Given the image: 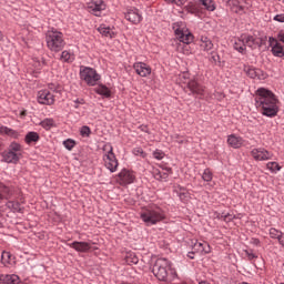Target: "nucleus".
I'll list each match as a JSON object with an SVG mask.
<instances>
[{
	"mask_svg": "<svg viewBox=\"0 0 284 284\" xmlns=\"http://www.w3.org/2000/svg\"><path fill=\"white\" fill-rule=\"evenodd\" d=\"M248 261H254V258H258V256L256 254H254L252 251H246L245 252Z\"/></svg>",
	"mask_w": 284,
	"mask_h": 284,
	"instance_id": "nucleus-46",
	"label": "nucleus"
},
{
	"mask_svg": "<svg viewBox=\"0 0 284 284\" xmlns=\"http://www.w3.org/2000/svg\"><path fill=\"white\" fill-rule=\"evenodd\" d=\"M244 72L250 77L251 79H256L258 77V72H261L258 69L250 65L244 67Z\"/></svg>",
	"mask_w": 284,
	"mask_h": 284,
	"instance_id": "nucleus-29",
	"label": "nucleus"
},
{
	"mask_svg": "<svg viewBox=\"0 0 284 284\" xmlns=\"http://www.w3.org/2000/svg\"><path fill=\"white\" fill-rule=\"evenodd\" d=\"M45 43L51 52H61L65 48V39L63 33L57 29H51L45 34Z\"/></svg>",
	"mask_w": 284,
	"mask_h": 284,
	"instance_id": "nucleus-5",
	"label": "nucleus"
},
{
	"mask_svg": "<svg viewBox=\"0 0 284 284\" xmlns=\"http://www.w3.org/2000/svg\"><path fill=\"white\" fill-rule=\"evenodd\" d=\"M38 103L41 105H54V91L48 89L39 91Z\"/></svg>",
	"mask_w": 284,
	"mask_h": 284,
	"instance_id": "nucleus-10",
	"label": "nucleus"
},
{
	"mask_svg": "<svg viewBox=\"0 0 284 284\" xmlns=\"http://www.w3.org/2000/svg\"><path fill=\"white\" fill-rule=\"evenodd\" d=\"M173 30L176 36V39L180 40V43L176 47V50L182 54H192V49L190 48V43L194 41V36L187 29L184 22H175L173 23Z\"/></svg>",
	"mask_w": 284,
	"mask_h": 284,
	"instance_id": "nucleus-2",
	"label": "nucleus"
},
{
	"mask_svg": "<svg viewBox=\"0 0 284 284\" xmlns=\"http://www.w3.org/2000/svg\"><path fill=\"white\" fill-rule=\"evenodd\" d=\"M152 273L158 281H168V278H174L176 271L172 267V262L168 258H158L153 265Z\"/></svg>",
	"mask_w": 284,
	"mask_h": 284,
	"instance_id": "nucleus-3",
	"label": "nucleus"
},
{
	"mask_svg": "<svg viewBox=\"0 0 284 284\" xmlns=\"http://www.w3.org/2000/svg\"><path fill=\"white\" fill-rule=\"evenodd\" d=\"M12 196V190L9 189L8 185L0 182V201H3V199H10Z\"/></svg>",
	"mask_w": 284,
	"mask_h": 284,
	"instance_id": "nucleus-23",
	"label": "nucleus"
},
{
	"mask_svg": "<svg viewBox=\"0 0 284 284\" xmlns=\"http://www.w3.org/2000/svg\"><path fill=\"white\" fill-rule=\"evenodd\" d=\"M140 217L145 225H156V223H161V221H165V213L159 206H148L142 209L140 212Z\"/></svg>",
	"mask_w": 284,
	"mask_h": 284,
	"instance_id": "nucleus-4",
	"label": "nucleus"
},
{
	"mask_svg": "<svg viewBox=\"0 0 284 284\" xmlns=\"http://www.w3.org/2000/svg\"><path fill=\"white\" fill-rule=\"evenodd\" d=\"M124 17L126 21H130V23H133L134 26H138L140 21H143V17L141 16V12H139V9L136 8L128 9Z\"/></svg>",
	"mask_w": 284,
	"mask_h": 284,
	"instance_id": "nucleus-13",
	"label": "nucleus"
},
{
	"mask_svg": "<svg viewBox=\"0 0 284 284\" xmlns=\"http://www.w3.org/2000/svg\"><path fill=\"white\" fill-rule=\"evenodd\" d=\"M80 79L84 81L87 85L93 87L101 81V75L93 68L80 67Z\"/></svg>",
	"mask_w": 284,
	"mask_h": 284,
	"instance_id": "nucleus-8",
	"label": "nucleus"
},
{
	"mask_svg": "<svg viewBox=\"0 0 284 284\" xmlns=\"http://www.w3.org/2000/svg\"><path fill=\"white\" fill-rule=\"evenodd\" d=\"M277 39L278 41H281L282 43H284V32L281 31L278 34H277Z\"/></svg>",
	"mask_w": 284,
	"mask_h": 284,
	"instance_id": "nucleus-52",
	"label": "nucleus"
},
{
	"mask_svg": "<svg viewBox=\"0 0 284 284\" xmlns=\"http://www.w3.org/2000/svg\"><path fill=\"white\" fill-rule=\"evenodd\" d=\"M133 70H135V73L139 74V77L143 78L152 74V68H150L145 62H135L133 64Z\"/></svg>",
	"mask_w": 284,
	"mask_h": 284,
	"instance_id": "nucleus-15",
	"label": "nucleus"
},
{
	"mask_svg": "<svg viewBox=\"0 0 284 284\" xmlns=\"http://www.w3.org/2000/svg\"><path fill=\"white\" fill-rule=\"evenodd\" d=\"M186 88L187 90H190L191 93L195 94L196 97H204L205 94V88L199 84L195 79L189 80Z\"/></svg>",
	"mask_w": 284,
	"mask_h": 284,
	"instance_id": "nucleus-14",
	"label": "nucleus"
},
{
	"mask_svg": "<svg viewBox=\"0 0 284 284\" xmlns=\"http://www.w3.org/2000/svg\"><path fill=\"white\" fill-rule=\"evenodd\" d=\"M202 179L203 181H206L207 183H210V181H212L213 179L212 171H210V169L204 170L202 174Z\"/></svg>",
	"mask_w": 284,
	"mask_h": 284,
	"instance_id": "nucleus-38",
	"label": "nucleus"
},
{
	"mask_svg": "<svg viewBox=\"0 0 284 284\" xmlns=\"http://www.w3.org/2000/svg\"><path fill=\"white\" fill-rule=\"evenodd\" d=\"M136 179V175H134V172L123 169L116 178V182L119 185H130L134 183V180Z\"/></svg>",
	"mask_w": 284,
	"mask_h": 284,
	"instance_id": "nucleus-11",
	"label": "nucleus"
},
{
	"mask_svg": "<svg viewBox=\"0 0 284 284\" xmlns=\"http://www.w3.org/2000/svg\"><path fill=\"white\" fill-rule=\"evenodd\" d=\"M251 156L254 159V161H272L274 153L264 148H257L251 151Z\"/></svg>",
	"mask_w": 284,
	"mask_h": 284,
	"instance_id": "nucleus-9",
	"label": "nucleus"
},
{
	"mask_svg": "<svg viewBox=\"0 0 284 284\" xmlns=\"http://www.w3.org/2000/svg\"><path fill=\"white\" fill-rule=\"evenodd\" d=\"M242 39L247 48L251 50H256V48H261L263 45V38H255L250 34H242Z\"/></svg>",
	"mask_w": 284,
	"mask_h": 284,
	"instance_id": "nucleus-12",
	"label": "nucleus"
},
{
	"mask_svg": "<svg viewBox=\"0 0 284 284\" xmlns=\"http://www.w3.org/2000/svg\"><path fill=\"white\" fill-rule=\"evenodd\" d=\"M263 40V43H265V40H267V38H264V39H262Z\"/></svg>",
	"mask_w": 284,
	"mask_h": 284,
	"instance_id": "nucleus-58",
	"label": "nucleus"
},
{
	"mask_svg": "<svg viewBox=\"0 0 284 284\" xmlns=\"http://www.w3.org/2000/svg\"><path fill=\"white\" fill-rule=\"evenodd\" d=\"M97 94H101V97H105L106 99H110L112 92L108 89V87L101 84L98 88H95Z\"/></svg>",
	"mask_w": 284,
	"mask_h": 284,
	"instance_id": "nucleus-30",
	"label": "nucleus"
},
{
	"mask_svg": "<svg viewBox=\"0 0 284 284\" xmlns=\"http://www.w3.org/2000/svg\"><path fill=\"white\" fill-rule=\"evenodd\" d=\"M255 105L263 116L274 119L278 114L281 101L271 90L260 88L255 91Z\"/></svg>",
	"mask_w": 284,
	"mask_h": 284,
	"instance_id": "nucleus-1",
	"label": "nucleus"
},
{
	"mask_svg": "<svg viewBox=\"0 0 284 284\" xmlns=\"http://www.w3.org/2000/svg\"><path fill=\"white\" fill-rule=\"evenodd\" d=\"M172 139H173V141H175V143H180V144H183V143H185V136H183V135H179V134H174L173 136H172Z\"/></svg>",
	"mask_w": 284,
	"mask_h": 284,
	"instance_id": "nucleus-44",
	"label": "nucleus"
},
{
	"mask_svg": "<svg viewBox=\"0 0 284 284\" xmlns=\"http://www.w3.org/2000/svg\"><path fill=\"white\" fill-rule=\"evenodd\" d=\"M187 256H189V258H194V252H190V253L187 254Z\"/></svg>",
	"mask_w": 284,
	"mask_h": 284,
	"instance_id": "nucleus-54",
	"label": "nucleus"
},
{
	"mask_svg": "<svg viewBox=\"0 0 284 284\" xmlns=\"http://www.w3.org/2000/svg\"><path fill=\"white\" fill-rule=\"evenodd\" d=\"M85 104V100H83V99H75V100H73V108L75 109V110H79V108L81 106V105H84Z\"/></svg>",
	"mask_w": 284,
	"mask_h": 284,
	"instance_id": "nucleus-43",
	"label": "nucleus"
},
{
	"mask_svg": "<svg viewBox=\"0 0 284 284\" xmlns=\"http://www.w3.org/2000/svg\"><path fill=\"white\" fill-rule=\"evenodd\" d=\"M199 4L203 6L207 12H214L216 10V2L214 0H199Z\"/></svg>",
	"mask_w": 284,
	"mask_h": 284,
	"instance_id": "nucleus-24",
	"label": "nucleus"
},
{
	"mask_svg": "<svg viewBox=\"0 0 284 284\" xmlns=\"http://www.w3.org/2000/svg\"><path fill=\"white\" fill-rule=\"evenodd\" d=\"M277 241H278L280 245H281L282 247H284V233H282V234L277 237Z\"/></svg>",
	"mask_w": 284,
	"mask_h": 284,
	"instance_id": "nucleus-50",
	"label": "nucleus"
},
{
	"mask_svg": "<svg viewBox=\"0 0 284 284\" xmlns=\"http://www.w3.org/2000/svg\"><path fill=\"white\" fill-rule=\"evenodd\" d=\"M63 145L67 150H72L74 145H77V142H74L72 139H68L63 142Z\"/></svg>",
	"mask_w": 284,
	"mask_h": 284,
	"instance_id": "nucleus-40",
	"label": "nucleus"
},
{
	"mask_svg": "<svg viewBox=\"0 0 284 284\" xmlns=\"http://www.w3.org/2000/svg\"><path fill=\"white\" fill-rule=\"evenodd\" d=\"M268 234L272 239H275L276 241H278V237L283 234V232L272 227L270 229Z\"/></svg>",
	"mask_w": 284,
	"mask_h": 284,
	"instance_id": "nucleus-37",
	"label": "nucleus"
},
{
	"mask_svg": "<svg viewBox=\"0 0 284 284\" xmlns=\"http://www.w3.org/2000/svg\"><path fill=\"white\" fill-rule=\"evenodd\" d=\"M61 60L64 61L65 63H72V61H74V53L70 51H63L61 53Z\"/></svg>",
	"mask_w": 284,
	"mask_h": 284,
	"instance_id": "nucleus-32",
	"label": "nucleus"
},
{
	"mask_svg": "<svg viewBox=\"0 0 284 284\" xmlns=\"http://www.w3.org/2000/svg\"><path fill=\"white\" fill-rule=\"evenodd\" d=\"M242 284H247V283H242Z\"/></svg>",
	"mask_w": 284,
	"mask_h": 284,
	"instance_id": "nucleus-60",
	"label": "nucleus"
},
{
	"mask_svg": "<svg viewBox=\"0 0 284 284\" xmlns=\"http://www.w3.org/2000/svg\"><path fill=\"white\" fill-rule=\"evenodd\" d=\"M0 134H7V136H11L12 139H17L19 133L8 126H0Z\"/></svg>",
	"mask_w": 284,
	"mask_h": 284,
	"instance_id": "nucleus-31",
	"label": "nucleus"
},
{
	"mask_svg": "<svg viewBox=\"0 0 284 284\" xmlns=\"http://www.w3.org/2000/svg\"><path fill=\"white\" fill-rule=\"evenodd\" d=\"M212 55H211V62L212 63H219V59H220V57H219V54H216V53H211Z\"/></svg>",
	"mask_w": 284,
	"mask_h": 284,
	"instance_id": "nucleus-48",
	"label": "nucleus"
},
{
	"mask_svg": "<svg viewBox=\"0 0 284 284\" xmlns=\"http://www.w3.org/2000/svg\"><path fill=\"white\" fill-rule=\"evenodd\" d=\"M153 156H154V159H156L158 161H161L162 159L165 158V153H164L163 151H161V150H155V151L153 152Z\"/></svg>",
	"mask_w": 284,
	"mask_h": 284,
	"instance_id": "nucleus-42",
	"label": "nucleus"
},
{
	"mask_svg": "<svg viewBox=\"0 0 284 284\" xmlns=\"http://www.w3.org/2000/svg\"><path fill=\"white\" fill-rule=\"evenodd\" d=\"M179 81H180V83H184V84L187 85V83H189L190 81H192V79H190V73H187V72L181 73V74L179 75Z\"/></svg>",
	"mask_w": 284,
	"mask_h": 284,
	"instance_id": "nucleus-35",
	"label": "nucleus"
},
{
	"mask_svg": "<svg viewBox=\"0 0 284 284\" xmlns=\"http://www.w3.org/2000/svg\"><path fill=\"white\" fill-rule=\"evenodd\" d=\"M69 247H72L73 250H75V252L85 253L92 250V244L88 242H72L71 244H69Z\"/></svg>",
	"mask_w": 284,
	"mask_h": 284,
	"instance_id": "nucleus-19",
	"label": "nucleus"
},
{
	"mask_svg": "<svg viewBox=\"0 0 284 284\" xmlns=\"http://www.w3.org/2000/svg\"><path fill=\"white\" fill-rule=\"evenodd\" d=\"M253 243H254V245H258V244L261 243V241H258V240H253Z\"/></svg>",
	"mask_w": 284,
	"mask_h": 284,
	"instance_id": "nucleus-55",
	"label": "nucleus"
},
{
	"mask_svg": "<svg viewBox=\"0 0 284 284\" xmlns=\"http://www.w3.org/2000/svg\"><path fill=\"white\" fill-rule=\"evenodd\" d=\"M1 261L3 265H12V263H14V255H12L8 251H3L1 255Z\"/></svg>",
	"mask_w": 284,
	"mask_h": 284,
	"instance_id": "nucleus-26",
	"label": "nucleus"
},
{
	"mask_svg": "<svg viewBox=\"0 0 284 284\" xmlns=\"http://www.w3.org/2000/svg\"><path fill=\"white\" fill-rule=\"evenodd\" d=\"M142 130H145V126H144V128H142Z\"/></svg>",
	"mask_w": 284,
	"mask_h": 284,
	"instance_id": "nucleus-59",
	"label": "nucleus"
},
{
	"mask_svg": "<svg viewBox=\"0 0 284 284\" xmlns=\"http://www.w3.org/2000/svg\"><path fill=\"white\" fill-rule=\"evenodd\" d=\"M234 50L237 52H241V54H245V50H247L245 45V40H243V36H241L235 42H234Z\"/></svg>",
	"mask_w": 284,
	"mask_h": 284,
	"instance_id": "nucleus-25",
	"label": "nucleus"
},
{
	"mask_svg": "<svg viewBox=\"0 0 284 284\" xmlns=\"http://www.w3.org/2000/svg\"><path fill=\"white\" fill-rule=\"evenodd\" d=\"M270 48L274 57H284L283 45L275 38H268Z\"/></svg>",
	"mask_w": 284,
	"mask_h": 284,
	"instance_id": "nucleus-16",
	"label": "nucleus"
},
{
	"mask_svg": "<svg viewBox=\"0 0 284 284\" xmlns=\"http://www.w3.org/2000/svg\"><path fill=\"white\" fill-rule=\"evenodd\" d=\"M102 161L104 163V168L110 172L114 173L119 170V160L116 159V154H114V148L110 143H105L102 148Z\"/></svg>",
	"mask_w": 284,
	"mask_h": 284,
	"instance_id": "nucleus-6",
	"label": "nucleus"
},
{
	"mask_svg": "<svg viewBox=\"0 0 284 284\" xmlns=\"http://www.w3.org/2000/svg\"><path fill=\"white\" fill-rule=\"evenodd\" d=\"M80 134L81 136H90V134H92V131L90 130V126H82L80 130Z\"/></svg>",
	"mask_w": 284,
	"mask_h": 284,
	"instance_id": "nucleus-41",
	"label": "nucleus"
},
{
	"mask_svg": "<svg viewBox=\"0 0 284 284\" xmlns=\"http://www.w3.org/2000/svg\"><path fill=\"white\" fill-rule=\"evenodd\" d=\"M39 133L31 131L29 133H27L24 141L28 145H30L31 143H37L39 141Z\"/></svg>",
	"mask_w": 284,
	"mask_h": 284,
	"instance_id": "nucleus-28",
	"label": "nucleus"
},
{
	"mask_svg": "<svg viewBox=\"0 0 284 284\" xmlns=\"http://www.w3.org/2000/svg\"><path fill=\"white\" fill-rule=\"evenodd\" d=\"M7 207L13 210V212H21V204L19 202L9 201Z\"/></svg>",
	"mask_w": 284,
	"mask_h": 284,
	"instance_id": "nucleus-34",
	"label": "nucleus"
},
{
	"mask_svg": "<svg viewBox=\"0 0 284 284\" xmlns=\"http://www.w3.org/2000/svg\"><path fill=\"white\" fill-rule=\"evenodd\" d=\"M40 125L44 129V130H51L52 128H54V120L53 119H44Z\"/></svg>",
	"mask_w": 284,
	"mask_h": 284,
	"instance_id": "nucleus-33",
	"label": "nucleus"
},
{
	"mask_svg": "<svg viewBox=\"0 0 284 284\" xmlns=\"http://www.w3.org/2000/svg\"><path fill=\"white\" fill-rule=\"evenodd\" d=\"M222 217H223V221H225L226 223H230V221L234 219V215L229 213V214L222 215Z\"/></svg>",
	"mask_w": 284,
	"mask_h": 284,
	"instance_id": "nucleus-47",
	"label": "nucleus"
},
{
	"mask_svg": "<svg viewBox=\"0 0 284 284\" xmlns=\"http://www.w3.org/2000/svg\"><path fill=\"white\" fill-rule=\"evenodd\" d=\"M0 282L4 284H21V278H19V275L16 274H2L0 275Z\"/></svg>",
	"mask_w": 284,
	"mask_h": 284,
	"instance_id": "nucleus-21",
	"label": "nucleus"
},
{
	"mask_svg": "<svg viewBox=\"0 0 284 284\" xmlns=\"http://www.w3.org/2000/svg\"><path fill=\"white\" fill-rule=\"evenodd\" d=\"M226 142H227V145H230V148H233L234 150H239V148H243V143H245L243 138L236 134L229 135Z\"/></svg>",
	"mask_w": 284,
	"mask_h": 284,
	"instance_id": "nucleus-17",
	"label": "nucleus"
},
{
	"mask_svg": "<svg viewBox=\"0 0 284 284\" xmlns=\"http://www.w3.org/2000/svg\"><path fill=\"white\" fill-rule=\"evenodd\" d=\"M99 32L102 34V37H109V39H112L114 37V29L105 26L99 27Z\"/></svg>",
	"mask_w": 284,
	"mask_h": 284,
	"instance_id": "nucleus-27",
	"label": "nucleus"
},
{
	"mask_svg": "<svg viewBox=\"0 0 284 284\" xmlns=\"http://www.w3.org/2000/svg\"><path fill=\"white\" fill-rule=\"evenodd\" d=\"M185 194H187V191L185 189H180V199H183V196H185Z\"/></svg>",
	"mask_w": 284,
	"mask_h": 284,
	"instance_id": "nucleus-53",
	"label": "nucleus"
},
{
	"mask_svg": "<svg viewBox=\"0 0 284 284\" xmlns=\"http://www.w3.org/2000/svg\"><path fill=\"white\" fill-rule=\"evenodd\" d=\"M23 154V146L17 142H12L8 150L2 153L4 163H19Z\"/></svg>",
	"mask_w": 284,
	"mask_h": 284,
	"instance_id": "nucleus-7",
	"label": "nucleus"
},
{
	"mask_svg": "<svg viewBox=\"0 0 284 284\" xmlns=\"http://www.w3.org/2000/svg\"><path fill=\"white\" fill-rule=\"evenodd\" d=\"M274 21H278L280 23H284V14H277L274 17Z\"/></svg>",
	"mask_w": 284,
	"mask_h": 284,
	"instance_id": "nucleus-49",
	"label": "nucleus"
},
{
	"mask_svg": "<svg viewBox=\"0 0 284 284\" xmlns=\"http://www.w3.org/2000/svg\"><path fill=\"white\" fill-rule=\"evenodd\" d=\"M133 154L135 156H141L142 159H145L148 156V153L143 151L141 148L133 149Z\"/></svg>",
	"mask_w": 284,
	"mask_h": 284,
	"instance_id": "nucleus-39",
	"label": "nucleus"
},
{
	"mask_svg": "<svg viewBox=\"0 0 284 284\" xmlns=\"http://www.w3.org/2000/svg\"><path fill=\"white\" fill-rule=\"evenodd\" d=\"M266 168H267V170H271V172H280V170H281V165H278V163H276V162H268L266 164Z\"/></svg>",
	"mask_w": 284,
	"mask_h": 284,
	"instance_id": "nucleus-36",
	"label": "nucleus"
},
{
	"mask_svg": "<svg viewBox=\"0 0 284 284\" xmlns=\"http://www.w3.org/2000/svg\"><path fill=\"white\" fill-rule=\"evenodd\" d=\"M193 250L200 254H210L211 252L210 244L205 241H195Z\"/></svg>",
	"mask_w": 284,
	"mask_h": 284,
	"instance_id": "nucleus-18",
	"label": "nucleus"
},
{
	"mask_svg": "<svg viewBox=\"0 0 284 284\" xmlns=\"http://www.w3.org/2000/svg\"><path fill=\"white\" fill-rule=\"evenodd\" d=\"M89 8L95 17H99V12H101V10H105V3H103V0H92Z\"/></svg>",
	"mask_w": 284,
	"mask_h": 284,
	"instance_id": "nucleus-20",
	"label": "nucleus"
},
{
	"mask_svg": "<svg viewBox=\"0 0 284 284\" xmlns=\"http://www.w3.org/2000/svg\"><path fill=\"white\" fill-rule=\"evenodd\" d=\"M187 11L191 12V14H194V13H196V7L190 6V7H187Z\"/></svg>",
	"mask_w": 284,
	"mask_h": 284,
	"instance_id": "nucleus-51",
	"label": "nucleus"
},
{
	"mask_svg": "<svg viewBox=\"0 0 284 284\" xmlns=\"http://www.w3.org/2000/svg\"><path fill=\"white\" fill-rule=\"evenodd\" d=\"M200 48L204 52H210L211 50H214V43L210 38L202 36L200 39Z\"/></svg>",
	"mask_w": 284,
	"mask_h": 284,
	"instance_id": "nucleus-22",
	"label": "nucleus"
},
{
	"mask_svg": "<svg viewBox=\"0 0 284 284\" xmlns=\"http://www.w3.org/2000/svg\"><path fill=\"white\" fill-rule=\"evenodd\" d=\"M165 3H174L175 6H185L187 0H164Z\"/></svg>",
	"mask_w": 284,
	"mask_h": 284,
	"instance_id": "nucleus-45",
	"label": "nucleus"
},
{
	"mask_svg": "<svg viewBox=\"0 0 284 284\" xmlns=\"http://www.w3.org/2000/svg\"><path fill=\"white\" fill-rule=\"evenodd\" d=\"M27 114H28L27 111H22V112L20 113L21 116H26Z\"/></svg>",
	"mask_w": 284,
	"mask_h": 284,
	"instance_id": "nucleus-56",
	"label": "nucleus"
},
{
	"mask_svg": "<svg viewBox=\"0 0 284 284\" xmlns=\"http://www.w3.org/2000/svg\"><path fill=\"white\" fill-rule=\"evenodd\" d=\"M132 263H139V258L134 257Z\"/></svg>",
	"mask_w": 284,
	"mask_h": 284,
	"instance_id": "nucleus-57",
	"label": "nucleus"
}]
</instances>
